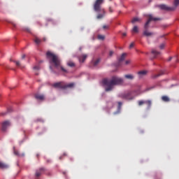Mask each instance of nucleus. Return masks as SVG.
<instances>
[{
  "mask_svg": "<svg viewBox=\"0 0 179 179\" xmlns=\"http://www.w3.org/2000/svg\"><path fill=\"white\" fill-rule=\"evenodd\" d=\"M123 83V79L117 76H113L111 79L105 78L103 80V85L106 86V92L112 91L115 85H120Z\"/></svg>",
  "mask_w": 179,
  "mask_h": 179,
  "instance_id": "1",
  "label": "nucleus"
},
{
  "mask_svg": "<svg viewBox=\"0 0 179 179\" xmlns=\"http://www.w3.org/2000/svg\"><path fill=\"white\" fill-rule=\"evenodd\" d=\"M47 57L50 59V64H54V66L57 69L59 70L61 69L62 72L64 73H68V71L64 69L62 65H61V62L59 57L55 55V54L48 52H47Z\"/></svg>",
  "mask_w": 179,
  "mask_h": 179,
  "instance_id": "2",
  "label": "nucleus"
},
{
  "mask_svg": "<svg viewBox=\"0 0 179 179\" xmlns=\"http://www.w3.org/2000/svg\"><path fill=\"white\" fill-rule=\"evenodd\" d=\"M153 20L154 22H157V20H162L159 17H154L152 15H148V20L144 24V32H143V35L145 37H150L154 35V33L148 31L149 24L150 22Z\"/></svg>",
  "mask_w": 179,
  "mask_h": 179,
  "instance_id": "3",
  "label": "nucleus"
},
{
  "mask_svg": "<svg viewBox=\"0 0 179 179\" xmlns=\"http://www.w3.org/2000/svg\"><path fill=\"white\" fill-rule=\"evenodd\" d=\"M178 5H179V0H175L173 1V6L169 7L165 4H162V5L159 6V8H161V9H162V10L173 11V10H176V9Z\"/></svg>",
  "mask_w": 179,
  "mask_h": 179,
  "instance_id": "4",
  "label": "nucleus"
},
{
  "mask_svg": "<svg viewBox=\"0 0 179 179\" xmlns=\"http://www.w3.org/2000/svg\"><path fill=\"white\" fill-rule=\"evenodd\" d=\"M104 0H96L94 4V9L95 12H103L105 13V10L101 8V4L103 3Z\"/></svg>",
  "mask_w": 179,
  "mask_h": 179,
  "instance_id": "5",
  "label": "nucleus"
},
{
  "mask_svg": "<svg viewBox=\"0 0 179 179\" xmlns=\"http://www.w3.org/2000/svg\"><path fill=\"white\" fill-rule=\"evenodd\" d=\"M119 97L124 100L131 101L134 99V96H131V92H126L119 94Z\"/></svg>",
  "mask_w": 179,
  "mask_h": 179,
  "instance_id": "6",
  "label": "nucleus"
},
{
  "mask_svg": "<svg viewBox=\"0 0 179 179\" xmlns=\"http://www.w3.org/2000/svg\"><path fill=\"white\" fill-rule=\"evenodd\" d=\"M10 121L6 120V121L3 122L2 123V127H1L2 131H6V129H7V128H8V127H10Z\"/></svg>",
  "mask_w": 179,
  "mask_h": 179,
  "instance_id": "7",
  "label": "nucleus"
},
{
  "mask_svg": "<svg viewBox=\"0 0 179 179\" xmlns=\"http://www.w3.org/2000/svg\"><path fill=\"white\" fill-rule=\"evenodd\" d=\"M45 171V168H40L39 169H37L36 171V178L40 177Z\"/></svg>",
  "mask_w": 179,
  "mask_h": 179,
  "instance_id": "8",
  "label": "nucleus"
},
{
  "mask_svg": "<svg viewBox=\"0 0 179 179\" xmlns=\"http://www.w3.org/2000/svg\"><path fill=\"white\" fill-rule=\"evenodd\" d=\"M35 98L38 101H43L45 100V95L42 94L37 93V94H35Z\"/></svg>",
  "mask_w": 179,
  "mask_h": 179,
  "instance_id": "9",
  "label": "nucleus"
},
{
  "mask_svg": "<svg viewBox=\"0 0 179 179\" xmlns=\"http://www.w3.org/2000/svg\"><path fill=\"white\" fill-rule=\"evenodd\" d=\"M9 168V165L0 161V169L4 170L8 169Z\"/></svg>",
  "mask_w": 179,
  "mask_h": 179,
  "instance_id": "10",
  "label": "nucleus"
},
{
  "mask_svg": "<svg viewBox=\"0 0 179 179\" xmlns=\"http://www.w3.org/2000/svg\"><path fill=\"white\" fill-rule=\"evenodd\" d=\"M147 73H148L147 71H145V70L140 71L138 73V78H142L143 77L145 76Z\"/></svg>",
  "mask_w": 179,
  "mask_h": 179,
  "instance_id": "11",
  "label": "nucleus"
},
{
  "mask_svg": "<svg viewBox=\"0 0 179 179\" xmlns=\"http://www.w3.org/2000/svg\"><path fill=\"white\" fill-rule=\"evenodd\" d=\"M151 54L154 55V57H152V59H156L157 57H158L160 55V52H158L155 49H152V50H151Z\"/></svg>",
  "mask_w": 179,
  "mask_h": 179,
  "instance_id": "12",
  "label": "nucleus"
},
{
  "mask_svg": "<svg viewBox=\"0 0 179 179\" xmlns=\"http://www.w3.org/2000/svg\"><path fill=\"white\" fill-rule=\"evenodd\" d=\"M62 84H63V82L56 83L53 85V87L55 88L64 89V85H62Z\"/></svg>",
  "mask_w": 179,
  "mask_h": 179,
  "instance_id": "13",
  "label": "nucleus"
},
{
  "mask_svg": "<svg viewBox=\"0 0 179 179\" xmlns=\"http://www.w3.org/2000/svg\"><path fill=\"white\" fill-rule=\"evenodd\" d=\"M87 58V55H83L79 57V60L80 63H84L85 59Z\"/></svg>",
  "mask_w": 179,
  "mask_h": 179,
  "instance_id": "14",
  "label": "nucleus"
},
{
  "mask_svg": "<svg viewBox=\"0 0 179 179\" xmlns=\"http://www.w3.org/2000/svg\"><path fill=\"white\" fill-rule=\"evenodd\" d=\"M124 78L129 80H133L134 79V76L132 74H127L124 76Z\"/></svg>",
  "mask_w": 179,
  "mask_h": 179,
  "instance_id": "15",
  "label": "nucleus"
},
{
  "mask_svg": "<svg viewBox=\"0 0 179 179\" xmlns=\"http://www.w3.org/2000/svg\"><path fill=\"white\" fill-rule=\"evenodd\" d=\"M164 73L163 71L159 72L158 74L152 75V79H156L162 76H163Z\"/></svg>",
  "mask_w": 179,
  "mask_h": 179,
  "instance_id": "16",
  "label": "nucleus"
},
{
  "mask_svg": "<svg viewBox=\"0 0 179 179\" xmlns=\"http://www.w3.org/2000/svg\"><path fill=\"white\" fill-rule=\"evenodd\" d=\"M14 154L15 155L17 156V157H24V153H22L20 154L17 150H16L15 148H14Z\"/></svg>",
  "mask_w": 179,
  "mask_h": 179,
  "instance_id": "17",
  "label": "nucleus"
},
{
  "mask_svg": "<svg viewBox=\"0 0 179 179\" xmlns=\"http://www.w3.org/2000/svg\"><path fill=\"white\" fill-rule=\"evenodd\" d=\"M75 84L73 83L67 84L64 85V89H66V88H73L74 87Z\"/></svg>",
  "mask_w": 179,
  "mask_h": 179,
  "instance_id": "18",
  "label": "nucleus"
},
{
  "mask_svg": "<svg viewBox=\"0 0 179 179\" xmlns=\"http://www.w3.org/2000/svg\"><path fill=\"white\" fill-rule=\"evenodd\" d=\"M162 101L164 102H166V103L170 102V99L168 96H162Z\"/></svg>",
  "mask_w": 179,
  "mask_h": 179,
  "instance_id": "19",
  "label": "nucleus"
},
{
  "mask_svg": "<svg viewBox=\"0 0 179 179\" xmlns=\"http://www.w3.org/2000/svg\"><path fill=\"white\" fill-rule=\"evenodd\" d=\"M127 56L126 53H123L121 56V57L119 59V63L121 64L124 59Z\"/></svg>",
  "mask_w": 179,
  "mask_h": 179,
  "instance_id": "20",
  "label": "nucleus"
},
{
  "mask_svg": "<svg viewBox=\"0 0 179 179\" xmlns=\"http://www.w3.org/2000/svg\"><path fill=\"white\" fill-rule=\"evenodd\" d=\"M100 63V59H97L96 60L92 62L93 66L96 67Z\"/></svg>",
  "mask_w": 179,
  "mask_h": 179,
  "instance_id": "21",
  "label": "nucleus"
},
{
  "mask_svg": "<svg viewBox=\"0 0 179 179\" xmlns=\"http://www.w3.org/2000/svg\"><path fill=\"white\" fill-rule=\"evenodd\" d=\"M34 42L37 45H39L40 43H41V40L40 38H38V37H35L34 38Z\"/></svg>",
  "mask_w": 179,
  "mask_h": 179,
  "instance_id": "22",
  "label": "nucleus"
},
{
  "mask_svg": "<svg viewBox=\"0 0 179 179\" xmlns=\"http://www.w3.org/2000/svg\"><path fill=\"white\" fill-rule=\"evenodd\" d=\"M132 32L135 33V34H138V27L137 26H135L132 29Z\"/></svg>",
  "mask_w": 179,
  "mask_h": 179,
  "instance_id": "23",
  "label": "nucleus"
},
{
  "mask_svg": "<svg viewBox=\"0 0 179 179\" xmlns=\"http://www.w3.org/2000/svg\"><path fill=\"white\" fill-rule=\"evenodd\" d=\"M136 22H141V20L138 17H134L133 18V20H131V22L133 24L136 23Z\"/></svg>",
  "mask_w": 179,
  "mask_h": 179,
  "instance_id": "24",
  "label": "nucleus"
},
{
  "mask_svg": "<svg viewBox=\"0 0 179 179\" xmlns=\"http://www.w3.org/2000/svg\"><path fill=\"white\" fill-rule=\"evenodd\" d=\"M67 65H68V66L71 67V68L75 67V64L71 61L68 62Z\"/></svg>",
  "mask_w": 179,
  "mask_h": 179,
  "instance_id": "25",
  "label": "nucleus"
},
{
  "mask_svg": "<svg viewBox=\"0 0 179 179\" xmlns=\"http://www.w3.org/2000/svg\"><path fill=\"white\" fill-rule=\"evenodd\" d=\"M145 104H147V106H148V108H150V106H152V102L150 100H148V101H145Z\"/></svg>",
  "mask_w": 179,
  "mask_h": 179,
  "instance_id": "26",
  "label": "nucleus"
},
{
  "mask_svg": "<svg viewBox=\"0 0 179 179\" xmlns=\"http://www.w3.org/2000/svg\"><path fill=\"white\" fill-rule=\"evenodd\" d=\"M145 103V101L140 100L138 101V106H142Z\"/></svg>",
  "mask_w": 179,
  "mask_h": 179,
  "instance_id": "27",
  "label": "nucleus"
},
{
  "mask_svg": "<svg viewBox=\"0 0 179 179\" xmlns=\"http://www.w3.org/2000/svg\"><path fill=\"white\" fill-rule=\"evenodd\" d=\"M98 38H99V40L103 41L105 38V36L103 35H99Z\"/></svg>",
  "mask_w": 179,
  "mask_h": 179,
  "instance_id": "28",
  "label": "nucleus"
},
{
  "mask_svg": "<svg viewBox=\"0 0 179 179\" xmlns=\"http://www.w3.org/2000/svg\"><path fill=\"white\" fill-rule=\"evenodd\" d=\"M103 17V14H99L97 15V19H102Z\"/></svg>",
  "mask_w": 179,
  "mask_h": 179,
  "instance_id": "29",
  "label": "nucleus"
},
{
  "mask_svg": "<svg viewBox=\"0 0 179 179\" xmlns=\"http://www.w3.org/2000/svg\"><path fill=\"white\" fill-rule=\"evenodd\" d=\"M40 69V66H35L34 67V71H38Z\"/></svg>",
  "mask_w": 179,
  "mask_h": 179,
  "instance_id": "30",
  "label": "nucleus"
},
{
  "mask_svg": "<svg viewBox=\"0 0 179 179\" xmlns=\"http://www.w3.org/2000/svg\"><path fill=\"white\" fill-rule=\"evenodd\" d=\"M14 63H15V64H16V66H18V67H20V62H18V61H14Z\"/></svg>",
  "mask_w": 179,
  "mask_h": 179,
  "instance_id": "31",
  "label": "nucleus"
},
{
  "mask_svg": "<svg viewBox=\"0 0 179 179\" xmlns=\"http://www.w3.org/2000/svg\"><path fill=\"white\" fill-rule=\"evenodd\" d=\"M165 47V45L164 43L161 44V45H159V49L163 50Z\"/></svg>",
  "mask_w": 179,
  "mask_h": 179,
  "instance_id": "32",
  "label": "nucleus"
},
{
  "mask_svg": "<svg viewBox=\"0 0 179 179\" xmlns=\"http://www.w3.org/2000/svg\"><path fill=\"white\" fill-rule=\"evenodd\" d=\"M10 24H12V26H13V27H16V24L13 22H10Z\"/></svg>",
  "mask_w": 179,
  "mask_h": 179,
  "instance_id": "33",
  "label": "nucleus"
},
{
  "mask_svg": "<svg viewBox=\"0 0 179 179\" xmlns=\"http://www.w3.org/2000/svg\"><path fill=\"white\" fill-rule=\"evenodd\" d=\"M109 12L110 13H113V9L111 7H109Z\"/></svg>",
  "mask_w": 179,
  "mask_h": 179,
  "instance_id": "34",
  "label": "nucleus"
},
{
  "mask_svg": "<svg viewBox=\"0 0 179 179\" xmlns=\"http://www.w3.org/2000/svg\"><path fill=\"white\" fill-rule=\"evenodd\" d=\"M134 47V43H131L130 46H129V48L131 49Z\"/></svg>",
  "mask_w": 179,
  "mask_h": 179,
  "instance_id": "35",
  "label": "nucleus"
},
{
  "mask_svg": "<svg viewBox=\"0 0 179 179\" xmlns=\"http://www.w3.org/2000/svg\"><path fill=\"white\" fill-rule=\"evenodd\" d=\"M113 54H114L113 51H110V53H109L110 57H112Z\"/></svg>",
  "mask_w": 179,
  "mask_h": 179,
  "instance_id": "36",
  "label": "nucleus"
},
{
  "mask_svg": "<svg viewBox=\"0 0 179 179\" xmlns=\"http://www.w3.org/2000/svg\"><path fill=\"white\" fill-rule=\"evenodd\" d=\"M103 29H108V27L107 25H103Z\"/></svg>",
  "mask_w": 179,
  "mask_h": 179,
  "instance_id": "37",
  "label": "nucleus"
},
{
  "mask_svg": "<svg viewBox=\"0 0 179 179\" xmlns=\"http://www.w3.org/2000/svg\"><path fill=\"white\" fill-rule=\"evenodd\" d=\"M118 104H119V107H121L122 106V103L121 101H119Z\"/></svg>",
  "mask_w": 179,
  "mask_h": 179,
  "instance_id": "38",
  "label": "nucleus"
},
{
  "mask_svg": "<svg viewBox=\"0 0 179 179\" xmlns=\"http://www.w3.org/2000/svg\"><path fill=\"white\" fill-rule=\"evenodd\" d=\"M25 57H26V55H22V59H25Z\"/></svg>",
  "mask_w": 179,
  "mask_h": 179,
  "instance_id": "39",
  "label": "nucleus"
},
{
  "mask_svg": "<svg viewBox=\"0 0 179 179\" xmlns=\"http://www.w3.org/2000/svg\"><path fill=\"white\" fill-rule=\"evenodd\" d=\"M130 63L129 60L126 61V64L128 65Z\"/></svg>",
  "mask_w": 179,
  "mask_h": 179,
  "instance_id": "40",
  "label": "nucleus"
},
{
  "mask_svg": "<svg viewBox=\"0 0 179 179\" xmlns=\"http://www.w3.org/2000/svg\"><path fill=\"white\" fill-rule=\"evenodd\" d=\"M122 36H123L124 37H126V36H127V33H123V34H122Z\"/></svg>",
  "mask_w": 179,
  "mask_h": 179,
  "instance_id": "41",
  "label": "nucleus"
},
{
  "mask_svg": "<svg viewBox=\"0 0 179 179\" xmlns=\"http://www.w3.org/2000/svg\"><path fill=\"white\" fill-rule=\"evenodd\" d=\"M27 32H30V29H27Z\"/></svg>",
  "mask_w": 179,
  "mask_h": 179,
  "instance_id": "42",
  "label": "nucleus"
},
{
  "mask_svg": "<svg viewBox=\"0 0 179 179\" xmlns=\"http://www.w3.org/2000/svg\"><path fill=\"white\" fill-rule=\"evenodd\" d=\"M171 59H172V57H169V62H171Z\"/></svg>",
  "mask_w": 179,
  "mask_h": 179,
  "instance_id": "43",
  "label": "nucleus"
},
{
  "mask_svg": "<svg viewBox=\"0 0 179 179\" xmlns=\"http://www.w3.org/2000/svg\"><path fill=\"white\" fill-rule=\"evenodd\" d=\"M38 122H42V121H43V120L39 119V120H38Z\"/></svg>",
  "mask_w": 179,
  "mask_h": 179,
  "instance_id": "44",
  "label": "nucleus"
},
{
  "mask_svg": "<svg viewBox=\"0 0 179 179\" xmlns=\"http://www.w3.org/2000/svg\"><path fill=\"white\" fill-rule=\"evenodd\" d=\"M43 41L45 42L46 41V38H43Z\"/></svg>",
  "mask_w": 179,
  "mask_h": 179,
  "instance_id": "45",
  "label": "nucleus"
},
{
  "mask_svg": "<svg viewBox=\"0 0 179 179\" xmlns=\"http://www.w3.org/2000/svg\"><path fill=\"white\" fill-rule=\"evenodd\" d=\"M6 113H2V115H6Z\"/></svg>",
  "mask_w": 179,
  "mask_h": 179,
  "instance_id": "46",
  "label": "nucleus"
},
{
  "mask_svg": "<svg viewBox=\"0 0 179 179\" xmlns=\"http://www.w3.org/2000/svg\"><path fill=\"white\" fill-rule=\"evenodd\" d=\"M50 70H51V71H52V66H50Z\"/></svg>",
  "mask_w": 179,
  "mask_h": 179,
  "instance_id": "47",
  "label": "nucleus"
},
{
  "mask_svg": "<svg viewBox=\"0 0 179 179\" xmlns=\"http://www.w3.org/2000/svg\"><path fill=\"white\" fill-rule=\"evenodd\" d=\"M48 162L50 163V160H48Z\"/></svg>",
  "mask_w": 179,
  "mask_h": 179,
  "instance_id": "48",
  "label": "nucleus"
},
{
  "mask_svg": "<svg viewBox=\"0 0 179 179\" xmlns=\"http://www.w3.org/2000/svg\"><path fill=\"white\" fill-rule=\"evenodd\" d=\"M36 76H38V73H36Z\"/></svg>",
  "mask_w": 179,
  "mask_h": 179,
  "instance_id": "49",
  "label": "nucleus"
},
{
  "mask_svg": "<svg viewBox=\"0 0 179 179\" xmlns=\"http://www.w3.org/2000/svg\"><path fill=\"white\" fill-rule=\"evenodd\" d=\"M59 159H62V157H60Z\"/></svg>",
  "mask_w": 179,
  "mask_h": 179,
  "instance_id": "50",
  "label": "nucleus"
},
{
  "mask_svg": "<svg viewBox=\"0 0 179 179\" xmlns=\"http://www.w3.org/2000/svg\"><path fill=\"white\" fill-rule=\"evenodd\" d=\"M10 62H13V60L10 59Z\"/></svg>",
  "mask_w": 179,
  "mask_h": 179,
  "instance_id": "51",
  "label": "nucleus"
},
{
  "mask_svg": "<svg viewBox=\"0 0 179 179\" xmlns=\"http://www.w3.org/2000/svg\"><path fill=\"white\" fill-rule=\"evenodd\" d=\"M110 1H112V0H110Z\"/></svg>",
  "mask_w": 179,
  "mask_h": 179,
  "instance_id": "52",
  "label": "nucleus"
}]
</instances>
